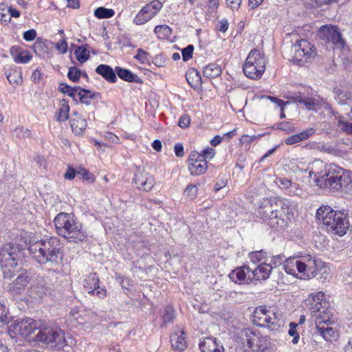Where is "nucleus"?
<instances>
[{
  "label": "nucleus",
  "instance_id": "f257e3e1",
  "mask_svg": "<svg viewBox=\"0 0 352 352\" xmlns=\"http://www.w3.org/2000/svg\"><path fill=\"white\" fill-rule=\"evenodd\" d=\"M312 175H314L315 182L320 188L345 194L352 192V172L335 164L328 165L321 160H316L309 172L310 177Z\"/></svg>",
  "mask_w": 352,
  "mask_h": 352
},
{
  "label": "nucleus",
  "instance_id": "f03ea898",
  "mask_svg": "<svg viewBox=\"0 0 352 352\" xmlns=\"http://www.w3.org/2000/svg\"><path fill=\"white\" fill-rule=\"evenodd\" d=\"M62 249L59 239L51 236L31 243L28 251L37 263L57 265L62 259Z\"/></svg>",
  "mask_w": 352,
  "mask_h": 352
},
{
  "label": "nucleus",
  "instance_id": "7ed1b4c3",
  "mask_svg": "<svg viewBox=\"0 0 352 352\" xmlns=\"http://www.w3.org/2000/svg\"><path fill=\"white\" fill-rule=\"evenodd\" d=\"M289 206L285 200L272 197L263 199L258 206V214L272 228H283L285 225L283 219Z\"/></svg>",
  "mask_w": 352,
  "mask_h": 352
},
{
  "label": "nucleus",
  "instance_id": "20e7f679",
  "mask_svg": "<svg viewBox=\"0 0 352 352\" xmlns=\"http://www.w3.org/2000/svg\"><path fill=\"white\" fill-rule=\"evenodd\" d=\"M54 223L59 236L69 242L79 243L87 239V234L82 230L81 223L76 221L73 214L60 212L56 215Z\"/></svg>",
  "mask_w": 352,
  "mask_h": 352
},
{
  "label": "nucleus",
  "instance_id": "39448f33",
  "mask_svg": "<svg viewBox=\"0 0 352 352\" xmlns=\"http://www.w3.org/2000/svg\"><path fill=\"white\" fill-rule=\"evenodd\" d=\"M316 217L322 223L329 232L339 236L344 235L349 228L346 214L333 210L330 206H321L316 213Z\"/></svg>",
  "mask_w": 352,
  "mask_h": 352
},
{
  "label": "nucleus",
  "instance_id": "423d86ee",
  "mask_svg": "<svg viewBox=\"0 0 352 352\" xmlns=\"http://www.w3.org/2000/svg\"><path fill=\"white\" fill-rule=\"evenodd\" d=\"M239 347L243 352H263L267 349L269 340L267 336H263L258 330L250 328L242 329L236 338Z\"/></svg>",
  "mask_w": 352,
  "mask_h": 352
},
{
  "label": "nucleus",
  "instance_id": "0eeeda50",
  "mask_svg": "<svg viewBox=\"0 0 352 352\" xmlns=\"http://www.w3.org/2000/svg\"><path fill=\"white\" fill-rule=\"evenodd\" d=\"M253 316L256 326L267 327L274 331H278L285 324L283 314L272 307L259 306L255 309Z\"/></svg>",
  "mask_w": 352,
  "mask_h": 352
},
{
  "label": "nucleus",
  "instance_id": "6e6552de",
  "mask_svg": "<svg viewBox=\"0 0 352 352\" xmlns=\"http://www.w3.org/2000/svg\"><path fill=\"white\" fill-rule=\"evenodd\" d=\"M23 250L17 244L8 243L0 248V266L3 273H14L21 269Z\"/></svg>",
  "mask_w": 352,
  "mask_h": 352
},
{
  "label": "nucleus",
  "instance_id": "1a4fd4ad",
  "mask_svg": "<svg viewBox=\"0 0 352 352\" xmlns=\"http://www.w3.org/2000/svg\"><path fill=\"white\" fill-rule=\"evenodd\" d=\"M34 342L43 343L51 347L63 348L65 345L63 331L51 323L40 322Z\"/></svg>",
  "mask_w": 352,
  "mask_h": 352
},
{
  "label": "nucleus",
  "instance_id": "9d476101",
  "mask_svg": "<svg viewBox=\"0 0 352 352\" xmlns=\"http://www.w3.org/2000/svg\"><path fill=\"white\" fill-rule=\"evenodd\" d=\"M266 59L263 52L253 49L249 53L243 65L244 74L249 78H261L265 70Z\"/></svg>",
  "mask_w": 352,
  "mask_h": 352
},
{
  "label": "nucleus",
  "instance_id": "9b49d317",
  "mask_svg": "<svg viewBox=\"0 0 352 352\" xmlns=\"http://www.w3.org/2000/svg\"><path fill=\"white\" fill-rule=\"evenodd\" d=\"M316 47L306 39L298 40L292 46L291 52L294 63L302 65L316 55Z\"/></svg>",
  "mask_w": 352,
  "mask_h": 352
},
{
  "label": "nucleus",
  "instance_id": "f8f14e48",
  "mask_svg": "<svg viewBox=\"0 0 352 352\" xmlns=\"http://www.w3.org/2000/svg\"><path fill=\"white\" fill-rule=\"evenodd\" d=\"M297 265L298 272L302 274V278L311 279L318 275V269L322 265V261L307 254L301 257Z\"/></svg>",
  "mask_w": 352,
  "mask_h": 352
},
{
  "label": "nucleus",
  "instance_id": "ddd939ff",
  "mask_svg": "<svg viewBox=\"0 0 352 352\" xmlns=\"http://www.w3.org/2000/svg\"><path fill=\"white\" fill-rule=\"evenodd\" d=\"M318 35L322 40L331 43L337 48H343L345 45V41L342 37L341 32L336 25H322L319 30Z\"/></svg>",
  "mask_w": 352,
  "mask_h": 352
},
{
  "label": "nucleus",
  "instance_id": "4468645a",
  "mask_svg": "<svg viewBox=\"0 0 352 352\" xmlns=\"http://www.w3.org/2000/svg\"><path fill=\"white\" fill-rule=\"evenodd\" d=\"M40 322L30 318H23L18 322L17 331L28 342H34V336L37 333Z\"/></svg>",
  "mask_w": 352,
  "mask_h": 352
},
{
  "label": "nucleus",
  "instance_id": "2eb2a0df",
  "mask_svg": "<svg viewBox=\"0 0 352 352\" xmlns=\"http://www.w3.org/2000/svg\"><path fill=\"white\" fill-rule=\"evenodd\" d=\"M133 182L137 188L148 192L153 187L155 179L149 173L138 170L135 175Z\"/></svg>",
  "mask_w": 352,
  "mask_h": 352
},
{
  "label": "nucleus",
  "instance_id": "dca6fc26",
  "mask_svg": "<svg viewBox=\"0 0 352 352\" xmlns=\"http://www.w3.org/2000/svg\"><path fill=\"white\" fill-rule=\"evenodd\" d=\"M29 282L30 278L27 272H23L17 276L12 283L7 286V289L12 296H17L25 289Z\"/></svg>",
  "mask_w": 352,
  "mask_h": 352
},
{
  "label": "nucleus",
  "instance_id": "f3484780",
  "mask_svg": "<svg viewBox=\"0 0 352 352\" xmlns=\"http://www.w3.org/2000/svg\"><path fill=\"white\" fill-rule=\"evenodd\" d=\"M334 324V322L328 324H321L316 327L317 333L321 336L326 341L332 342L338 338V331L336 327L331 326Z\"/></svg>",
  "mask_w": 352,
  "mask_h": 352
},
{
  "label": "nucleus",
  "instance_id": "a211bd4d",
  "mask_svg": "<svg viewBox=\"0 0 352 352\" xmlns=\"http://www.w3.org/2000/svg\"><path fill=\"white\" fill-rule=\"evenodd\" d=\"M324 293L318 292L309 299V309L311 316H316L324 307L328 305L329 302L324 299Z\"/></svg>",
  "mask_w": 352,
  "mask_h": 352
},
{
  "label": "nucleus",
  "instance_id": "6ab92c4d",
  "mask_svg": "<svg viewBox=\"0 0 352 352\" xmlns=\"http://www.w3.org/2000/svg\"><path fill=\"white\" fill-rule=\"evenodd\" d=\"M72 131L76 135H81L87 127V122L78 113L74 112L69 120Z\"/></svg>",
  "mask_w": 352,
  "mask_h": 352
},
{
  "label": "nucleus",
  "instance_id": "aec40b11",
  "mask_svg": "<svg viewBox=\"0 0 352 352\" xmlns=\"http://www.w3.org/2000/svg\"><path fill=\"white\" fill-rule=\"evenodd\" d=\"M201 352H224V347L215 338H206L199 344Z\"/></svg>",
  "mask_w": 352,
  "mask_h": 352
},
{
  "label": "nucleus",
  "instance_id": "412c9836",
  "mask_svg": "<svg viewBox=\"0 0 352 352\" xmlns=\"http://www.w3.org/2000/svg\"><path fill=\"white\" fill-rule=\"evenodd\" d=\"M333 316L332 309L329 307V303L327 306H325L316 316H312L316 318L315 324L316 326L321 324H328L333 322L331 320Z\"/></svg>",
  "mask_w": 352,
  "mask_h": 352
},
{
  "label": "nucleus",
  "instance_id": "4be33fe9",
  "mask_svg": "<svg viewBox=\"0 0 352 352\" xmlns=\"http://www.w3.org/2000/svg\"><path fill=\"white\" fill-rule=\"evenodd\" d=\"M251 272V268L248 266L236 267L229 274V278L235 283L241 284L244 283L246 274Z\"/></svg>",
  "mask_w": 352,
  "mask_h": 352
},
{
  "label": "nucleus",
  "instance_id": "5701e85b",
  "mask_svg": "<svg viewBox=\"0 0 352 352\" xmlns=\"http://www.w3.org/2000/svg\"><path fill=\"white\" fill-rule=\"evenodd\" d=\"M96 72L109 82H116L117 81L116 70H113L108 65H99L96 69Z\"/></svg>",
  "mask_w": 352,
  "mask_h": 352
},
{
  "label": "nucleus",
  "instance_id": "b1692460",
  "mask_svg": "<svg viewBox=\"0 0 352 352\" xmlns=\"http://www.w3.org/2000/svg\"><path fill=\"white\" fill-rule=\"evenodd\" d=\"M185 332L184 331H181L179 332H175L174 334L170 336V342L171 343L172 348L175 351H184L187 345L186 342L185 340Z\"/></svg>",
  "mask_w": 352,
  "mask_h": 352
},
{
  "label": "nucleus",
  "instance_id": "393cba45",
  "mask_svg": "<svg viewBox=\"0 0 352 352\" xmlns=\"http://www.w3.org/2000/svg\"><path fill=\"white\" fill-rule=\"evenodd\" d=\"M273 267L272 264H267L265 262L260 264L258 267L252 270L251 269V273L253 274V277L256 280H265L272 272Z\"/></svg>",
  "mask_w": 352,
  "mask_h": 352
},
{
  "label": "nucleus",
  "instance_id": "a878e982",
  "mask_svg": "<svg viewBox=\"0 0 352 352\" xmlns=\"http://www.w3.org/2000/svg\"><path fill=\"white\" fill-rule=\"evenodd\" d=\"M116 73L118 77L126 82L142 83V80L138 77L137 74H133L129 69H124L120 67H115Z\"/></svg>",
  "mask_w": 352,
  "mask_h": 352
},
{
  "label": "nucleus",
  "instance_id": "bb28decb",
  "mask_svg": "<svg viewBox=\"0 0 352 352\" xmlns=\"http://www.w3.org/2000/svg\"><path fill=\"white\" fill-rule=\"evenodd\" d=\"M99 278L96 273L89 274L85 280L84 288L88 294H94L98 289Z\"/></svg>",
  "mask_w": 352,
  "mask_h": 352
},
{
  "label": "nucleus",
  "instance_id": "cd10ccee",
  "mask_svg": "<svg viewBox=\"0 0 352 352\" xmlns=\"http://www.w3.org/2000/svg\"><path fill=\"white\" fill-rule=\"evenodd\" d=\"M186 78L188 84L194 89H199L201 85V78L197 69H189L186 74Z\"/></svg>",
  "mask_w": 352,
  "mask_h": 352
},
{
  "label": "nucleus",
  "instance_id": "c85d7f7f",
  "mask_svg": "<svg viewBox=\"0 0 352 352\" xmlns=\"http://www.w3.org/2000/svg\"><path fill=\"white\" fill-rule=\"evenodd\" d=\"M319 102H321L319 96L313 97L305 93L301 104H303L307 110L316 111L318 109Z\"/></svg>",
  "mask_w": 352,
  "mask_h": 352
},
{
  "label": "nucleus",
  "instance_id": "c756f323",
  "mask_svg": "<svg viewBox=\"0 0 352 352\" xmlns=\"http://www.w3.org/2000/svg\"><path fill=\"white\" fill-rule=\"evenodd\" d=\"M207 161L205 159L198 160L196 164L191 162L188 164V169L193 175H199L204 174L208 168Z\"/></svg>",
  "mask_w": 352,
  "mask_h": 352
},
{
  "label": "nucleus",
  "instance_id": "7c9ffc66",
  "mask_svg": "<svg viewBox=\"0 0 352 352\" xmlns=\"http://www.w3.org/2000/svg\"><path fill=\"white\" fill-rule=\"evenodd\" d=\"M69 106L68 102L62 99L60 100L59 108L56 113V120L58 122H64L69 118Z\"/></svg>",
  "mask_w": 352,
  "mask_h": 352
},
{
  "label": "nucleus",
  "instance_id": "2f4dec72",
  "mask_svg": "<svg viewBox=\"0 0 352 352\" xmlns=\"http://www.w3.org/2000/svg\"><path fill=\"white\" fill-rule=\"evenodd\" d=\"M333 93L336 95V100L340 104H350L352 102V94L351 92L341 90L339 88H334Z\"/></svg>",
  "mask_w": 352,
  "mask_h": 352
},
{
  "label": "nucleus",
  "instance_id": "473e14b6",
  "mask_svg": "<svg viewBox=\"0 0 352 352\" xmlns=\"http://www.w3.org/2000/svg\"><path fill=\"white\" fill-rule=\"evenodd\" d=\"M80 87H71L65 82H60L58 86V91L64 94H67L72 98L76 102H78V92L80 89Z\"/></svg>",
  "mask_w": 352,
  "mask_h": 352
},
{
  "label": "nucleus",
  "instance_id": "72a5a7b5",
  "mask_svg": "<svg viewBox=\"0 0 352 352\" xmlns=\"http://www.w3.org/2000/svg\"><path fill=\"white\" fill-rule=\"evenodd\" d=\"M221 67L216 63L208 64L203 70L204 76L209 78H217L221 75Z\"/></svg>",
  "mask_w": 352,
  "mask_h": 352
},
{
  "label": "nucleus",
  "instance_id": "f704fd0d",
  "mask_svg": "<svg viewBox=\"0 0 352 352\" xmlns=\"http://www.w3.org/2000/svg\"><path fill=\"white\" fill-rule=\"evenodd\" d=\"M98 94L91 92L90 90L80 88V91L78 92L77 99L81 103L89 105Z\"/></svg>",
  "mask_w": 352,
  "mask_h": 352
},
{
  "label": "nucleus",
  "instance_id": "c9c22d12",
  "mask_svg": "<svg viewBox=\"0 0 352 352\" xmlns=\"http://www.w3.org/2000/svg\"><path fill=\"white\" fill-rule=\"evenodd\" d=\"M9 82L12 85H19L22 83V72L17 69H11L10 72L6 74Z\"/></svg>",
  "mask_w": 352,
  "mask_h": 352
},
{
  "label": "nucleus",
  "instance_id": "e433bc0d",
  "mask_svg": "<svg viewBox=\"0 0 352 352\" xmlns=\"http://www.w3.org/2000/svg\"><path fill=\"white\" fill-rule=\"evenodd\" d=\"M299 260L300 259H296L295 258H289L285 259L283 264V268L285 269L286 273L295 276V267L298 270L297 263H299Z\"/></svg>",
  "mask_w": 352,
  "mask_h": 352
},
{
  "label": "nucleus",
  "instance_id": "4c0bfd02",
  "mask_svg": "<svg viewBox=\"0 0 352 352\" xmlns=\"http://www.w3.org/2000/svg\"><path fill=\"white\" fill-rule=\"evenodd\" d=\"M327 154H330L335 157H343L346 155V151L340 148V144L337 142L328 144Z\"/></svg>",
  "mask_w": 352,
  "mask_h": 352
},
{
  "label": "nucleus",
  "instance_id": "58836bf2",
  "mask_svg": "<svg viewBox=\"0 0 352 352\" xmlns=\"http://www.w3.org/2000/svg\"><path fill=\"white\" fill-rule=\"evenodd\" d=\"M115 14V12L112 9L106 8L104 7H99L94 11V15L98 19H109Z\"/></svg>",
  "mask_w": 352,
  "mask_h": 352
},
{
  "label": "nucleus",
  "instance_id": "ea45409f",
  "mask_svg": "<svg viewBox=\"0 0 352 352\" xmlns=\"http://www.w3.org/2000/svg\"><path fill=\"white\" fill-rule=\"evenodd\" d=\"M175 318V311L170 306H166L164 308V314L162 316V325L164 326L168 323L173 322Z\"/></svg>",
  "mask_w": 352,
  "mask_h": 352
},
{
  "label": "nucleus",
  "instance_id": "a19ab883",
  "mask_svg": "<svg viewBox=\"0 0 352 352\" xmlns=\"http://www.w3.org/2000/svg\"><path fill=\"white\" fill-rule=\"evenodd\" d=\"M76 59L81 63L87 61L89 57V52L85 46H79L75 50Z\"/></svg>",
  "mask_w": 352,
  "mask_h": 352
},
{
  "label": "nucleus",
  "instance_id": "79ce46f5",
  "mask_svg": "<svg viewBox=\"0 0 352 352\" xmlns=\"http://www.w3.org/2000/svg\"><path fill=\"white\" fill-rule=\"evenodd\" d=\"M0 21L4 25H8L10 23L8 6L5 3H0Z\"/></svg>",
  "mask_w": 352,
  "mask_h": 352
},
{
  "label": "nucleus",
  "instance_id": "37998d69",
  "mask_svg": "<svg viewBox=\"0 0 352 352\" xmlns=\"http://www.w3.org/2000/svg\"><path fill=\"white\" fill-rule=\"evenodd\" d=\"M81 76V71L76 67H70L67 73L68 78L74 82H77Z\"/></svg>",
  "mask_w": 352,
  "mask_h": 352
},
{
  "label": "nucleus",
  "instance_id": "c03bdc74",
  "mask_svg": "<svg viewBox=\"0 0 352 352\" xmlns=\"http://www.w3.org/2000/svg\"><path fill=\"white\" fill-rule=\"evenodd\" d=\"M267 256V252L263 250L255 251L250 253L249 258L254 263H258Z\"/></svg>",
  "mask_w": 352,
  "mask_h": 352
},
{
  "label": "nucleus",
  "instance_id": "a18cd8bd",
  "mask_svg": "<svg viewBox=\"0 0 352 352\" xmlns=\"http://www.w3.org/2000/svg\"><path fill=\"white\" fill-rule=\"evenodd\" d=\"M13 135L19 139L29 138L30 136V131L23 126H19L14 130Z\"/></svg>",
  "mask_w": 352,
  "mask_h": 352
},
{
  "label": "nucleus",
  "instance_id": "49530a36",
  "mask_svg": "<svg viewBox=\"0 0 352 352\" xmlns=\"http://www.w3.org/2000/svg\"><path fill=\"white\" fill-rule=\"evenodd\" d=\"M32 55H30L28 52H19L14 56V61L16 63H27L32 59Z\"/></svg>",
  "mask_w": 352,
  "mask_h": 352
},
{
  "label": "nucleus",
  "instance_id": "de8ad7c7",
  "mask_svg": "<svg viewBox=\"0 0 352 352\" xmlns=\"http://www.w3.org/2000/svg\"><path fill=\"white\" fill-rule=\"evenodd\" d=\"M194 46L188 45L186 47L182 50L183 60L186 62L192 58Z\"/></svg>",
  "mask_w": 352,
  "mask_h": 352
},
{
  "label": "nucleus",
  "instance_id": "09e8293b",
  "mask_svg": "<svg viewBox=\"0 0 352 352\" xmlns=\"http://www.w3.org/2000/svg\"><path fill=\"white\" fill-rule=\"evenodd\" d=\"M338 126L340 129L346 134L352 135V123L343 121L341 119L338 120Z\"/></svg>",
  "mask_w": 352,
  "mask_h": 352
},
{
  "label": "nucleus",
  "instance_id": "8fccbe9b",
  "mask_svg": "<svg viewBox=\"0 0 352 352\" xmlns=\"http://www.w3.org/2000/svg\"><path fill=\"white\" fill-rule=\"evenodd\" d=\"M150 20L149 16H146L142 10L137 14L133 19L134 23L136 25H142Z\"/></svg>",
  "mask_w": 352,
  "mask_h": 352
},
{
  "label": "nucleus",
  "instance_id": "3c124183",
  "mask_svg": "<svg viewBox=\"0 0 352 352\" xmlns=\"http://www.w3.org/2000/svg\"><path fill=\"white\" fill-rule=\"evenodd\" d=\"M316 133V129L314 128H309L299 133H297V136L298 137L299 142L307 140L309 137L314 135Z\"/></svg>",
  "mask_w": 352,
  "mask_h": 352
},
{
  "label": "nucleus",
  "instance_id": "603ef678",
  "mask_svg": "<svg viewBox=\"0 0 352 352\" xmlns=\"http://www.w3.org/2000/svg\"><path fill=\"white\" fill-rule=\"evenodd\" d=\"M316 133V129L314 128H309L299 133H297V136L298 137L299 142L307 140L309 137L314 135Z\"/></svg>",
  "mask_w": 352,
  "mask_h": 352
},
{
  "label": "nucleus",
  "instance_id": "864d4df0",
  "mask_svg": "<svg viewBox=\"0 0 352 352\" xmlns=\"http://www.w3.org/2000/svg\"><path fill=\"white\" fill-rule=\"evenodd\" d=\"M329 269L325 265L324 263L322 262V265L319 267L318 271V275H320V276L318 278L320 281L324 282L327 279L329 276Z\"/></svg>",
  "mask_w": 352,
  "mask_h": 352
},
{
  "label": "nucleus",
  "instance_id": "5fc2aeb1",
  "mask_svg": "<svg viewBox=\"0 0 352 352\" xmlns=\"http://www.w3.org/2000/svg\"><path fill=\"white\" fill-rule=\"evenodd\" d=\"M116 278L123 289H129L130 280L129 278H125L124 276H122L120 274H116Z\"/></svg>",
  "mask_w": 352,
  "mask_h": 352
},
{
  "label": "nucleus",
  "instance_id": "6e6d98bb",
  "mask_svg": "<svg viewBox=\"0 0 352 352\" xmlns=\"http://www.w3.org/2000/svg\"><path fill=\"white\" fill-rule=\"evenodd\" d=\"M197 190L198 188L196 185H188L185 190V193L188 197L193 199L197 197Z\"/></svg>",
  "mask_w": 352,
  "mask_h": 352
},
{
  "label": "nucleus",
  "instance_id": "4d7b16f0",
  "mask_svg": "<svg viewBox=\"0 0 352 352\" xmlns=\"http://www.w3.org/2000/svg\"><path fill=\"white\" fill-rule=\"evenodd\" d=\"M154 31L156 34L162 33L164 36H168L171 34V30L167 25H157Z\"/></svg>",
  "mask_w": 352,
  "mask_h": 352
},
{
  "label": "nucleus",
  "instance_id": "13d9d810",
  "mask_svg": "<svg viewBox=\"0 0 352 352\" xmlns=\"http://www.w3.org/2000/svg\"><path fill=\"white\" fill-rule=\"evenodd\" d=\"M7 314L8 311L6 310V307L0 303V328L7 323Z\"/></svg>",
  "mask_w": 352,
  "mask_h": 352
},
{
  "label": "nucleus",
  "instance_id": "bf43d9fd",
  "mask_svg": "<svg viewBox=\"0 0 352 352\" xmlns=\"http://www.w3.org/2000/svg\"><path fill=\"white\" fill-rule=\"evenodd\" d=\"M70 316L74 320H76L79 324H83L85 322V320L79 314L78 310L76 309H72L70 311Z\"/></svg>",
  "mask_w": 352,
  "mask_h": 352
},
{
  "label": "nucleus",
  "instance_id": "052dcab7",
  "mask_svg": "<svg viewBox=\"0 0 352 352\" xmlns=\"http://www.w3.org/2000/svg\"><path fill=\"white\" fill-rule=\"evenodd\" d=\"M190 123V116L188 115L185 114L180 118L178 124L181 128L186 129L189 126Z\"/></svg>",
  "mask_w": 352,
  "mask_h": 352
},
{
  "label": "nucleus",
  "instance_id": "680f3d73",
  "mask_svg": "<svg viewBox=\"0 0 352 352\" xmlns=\"http://www.w3.org/2000/svg\"><path fill=\"white\" fill-rule=\"evenodd\" d=\"M36 36V32L34 29L29 30L28 31H25L23 33V38L27 41H33Z\"/></svg>",
  "mask_w": 352,
  "mask_h": 352
},
{
  "label": "nucleus",
  "instance_id": "e2e57ef3",
  "mask_svg": "<svg viewBox=\"0 0 352 352\" xmlns=\"http://www.w3.org/2000/svg\"><path fill=\"white\" fill-rule=\"evenodd\" d=\"M203 158V155L201 153H199L196 151H192L189 155L188 164H191V162L196 164L198 162V160H201Z\"/></svg>",
  "mask_w": 352,
  "mask_h": 352
},
{
  "label": "nucleus",
  "instance_id": "0e129e2a",
  "mask_svg": "<svg viewBox=\"0 0 352 352\" xmlns=\"http://www.w3.org/2000/svg\"><path fill=\"white\" fill-rule=\"evenodd\" d=\"M56 48L62 54L66 53L68 49L66 40L64 38L61 39V41L56 44Z\"/></svg>",
  "mask_w": 352,
  "mask_h": 352
},
{
  "label": "nucleus",
  "instance_id": "69168bd1",
  "mask_svg": "<svg viewBox=\"0 0 352 352\" xmlns=\"http://www.w3.org/2000/svg\"><path fill=\"white\" fill-rule=\"evenodd\" d=\"M148 54L141 48L138 50L137 54L134 56L135 59L144 63L146 60Z\"/></svg>",
  "mask_w": 352,
  "mask_h": 352
},
{
  "label": "nucleus",
  "instance_id": "338daca9",
  "mask_svg": "<svg viewBox=\"0 0 352 352\" xmlns=\"http://www.w3.org/2000/svg\"><path fill=\"white\" fill-rule=\"evenodd\" d=\"M76 175H78V172H76L74 168L68 166L64 177L65 179L71 180L73 179Z\"/></svg>",
  "mask_w": 352,
  "mask_h": 352
},
{
  "label": "nucleus",
  "instance_id": "774afa93",
  "mask_svg": "<svg viewBox=\"0 0 352 352\" xmlns=\"http://www.w3.org/2000/svg\"><path fill=\"white\" fill-rule=\"evenodd\" d=\"M203 155L204 159H212L215 154V151L212 148H207L202 151L201 153Z\"/></svg>",
  "mask_w": 352,
  "mask_h": 352
}]
</instances>
